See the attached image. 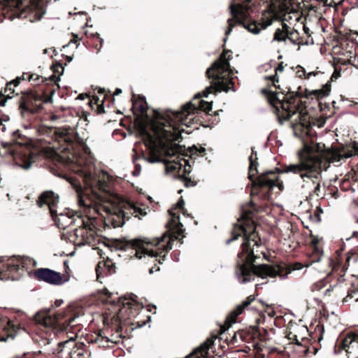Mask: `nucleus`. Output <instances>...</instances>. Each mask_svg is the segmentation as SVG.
<instances>
[{"label":"nucleus","mask_w":358,"mask_h":358,"mask_svg":"<svg viewBox=\"0 0 358 358\" xmlns=\"http://www.w3.org/2000/svg\"><path fill=\"white\" fill-rule=\"evenodd\" d=\"M231 53V50H224L206 69V74L210 80V85L202 92L197 93L192 101L183 105L180 110L152 109L145 96L136 94V146L143 141L149 152L147 160L152 164H164L167 174L180 171L183 166L185 173H190L186 168V166H190L189 162L180 157L182 150L176 141L185 131L181 126L190 127L201 111L209 113L212 110L213 101H206L201 98H208L210 94L221 92H236L233 75L238 71L230 66Z\"/></svg>","instance_id":"1"},{"label":"nucleus","mask_w":358,"mask_h":358,"mask_svg":"<svg viewBox=\"0 0 358 358\" xmlns=\"http://www.w3.org/2000/svg\"><path fill=\"white\" fill-rule=\"evenodd\" d=\"M249 179L252 182L251 190L252 196H258L261 200L266 201L271 198V190L278 186L282 190L283 185L278 183V173H294L298 175L302 180L301 188L304 190L312 189L317 180L322 179V154L308 152L306 155L300 157L299 162L285 165L278 173L270 170L260 174L255 179L257 170V154L252 148V153L249 157Z\"/></svg>","instance_id":"2"},{"label":"nucleus","mask_w":358,"mask_h":358,"mask_svg":"<svg viewBox=\"0 0 358 358\" xmlns=\"http://www.w3.org/2000/svg\"><path fill=\"white\" fill-rule=\"evenodd\" d=\"M81 175L85 184V189L75 179L66 178L78 194L79 206L92 209L99 215L106 213L108 216H113L110 220L113 227H122L126 219H130L127 217L125 210L127 207L134 208V204L122 201L110 192L108 187L110 176L107 172L102 171L96 178L91 172L82 170Z\"/></svg>","instance_id":"3"},{"label":"nucleus","mask_w":358,"mask_h":358,"mask_svg":"<svg viewBox=\"0 0 358 358\" xmlns=\"http://www.w3.org/2000/svg\"><path fill=\"white\" fill-rule=\"evenodd\" d=\"M240 236L243 237V241L241 244V252L238 254V260L235 270V275L240 283L244 284L254 280L256 276L262 278L279 276L281 279L287 277L289 273H282L280 266L255 264L256 259L260 257L255 254L252 248V246L259 245L256 227L252 220H248L242 224H235L231 231V238L227 240L226 244L229 245Z\"/></svg>","instance_id":"4"},{"label":"nucleus","mask_w":358,"mask_h":358,"mask_svg":"<svg viewBox=\"0 0 358 358\" xmlns=\"http://www.w3.org/2000/svg\"><path fill=\"white\" fill-rule=\"evenodd\" d=\"M185 201L180 197L175 207L170 209L169 213L172 217V220L166 224L168 230L165 231L160 238H156L153 240L148 238H136V258L150 259L152 257H159L162 252L168 253L173 248V242L179 240V236H182L184 232L183 224L176 220H179V215L173 213L176 209L184 210ZM166 254L162 257L164 260ZM159 263L162 264V259H159Z\"/></svg>","instance_id":"5"},{"label":"nucleus","mask_w":358,"mask_h":358,"mask_svg":"<svg viewBox=\"0 0 358 358\" xmlns=\"http://www.w3.org/2000/svg\"><path fill=\"white\" fill-rule=\"evenodd\" d=\"M229 9L231 15L233 17H235L236 20L229 18L227 20L228 28L225 32L226 37L224 38V43L227 42V36L231 34L233 28L237 23L241 24L249 32L253 34H259L262 29H266L277 19V16L273 13L264 12L262 14L261 22H257L256 20H247V10L241 4H238L237 8L234 4H231Z\"/></svg>","instance_id":"6"},{"label":"nucleus","mask_w":358,"mask_h":358,"mask_svg":"<svg viewBox=\"0 0 358 358\" xmlns=\"http://www.w3.org/2000/svg\"><path fill=\"white\" fill-rule=\"evenodd\" d=\"M301 89V87H299L296 92H292L289 90V94H286L283 96L285 101L280 100L278 97L276 98L278 101L280 103L281 108L285 113L283 115L278 114V119L280 124H282L285 120H289L299 110V107L295 104V99L303 96L301 92H299ZM306 94L304 95L305 97H308L310 94H314L315 96L320 98L327 96L330 92V88L327 87L325 90H316L313 92H308L306 90ZM275 109L276 113H278V107H276Z\"/></svg>","instance_id":"7"},{"label":"nucleus","mask_w":358,"mask_h":358,"mask_svg":"<svg viewBox=\"0 0 358 358\" xmlns=\"http://www.w3.org/2000/svg\"><path fill=\"white\" fill-rule=\"evenodd\" d=\"M342 350L347 353L348 358H357L358 335L352 332L340 335L335 344V352L339 353Z\"/></svg>","instance_id":"8"},{"label":"nucleus","mask_w":358,"mask_h":358,"mask_svg":"<svg viewBox=\"0 0 358 358\" xmlns=\"http://www.w3.org/2000/svg\"><path fill=\"white\" fill-rule=\"evenodd\" d=\"M36 278L50 285H57L62 283V278L59 273L50 268H39L35 271Z\"/></svg>","instance_id":"9"},{"label":"nucleus","mask_w":358,"mask_h":358,"mask_svg":"<svg viewBox=\"0 0 358 358\" xmlns=\"http://www.w3.org/2000/svg\"><path fill=\"white\" fill-rule=\"evenodd\" d=\"M50 310L48 308L42 310L34 315V320L36 322L44 325L46 327H52L63 317L62 314L57 313L53 315H50Z\"/></svg>","instance_id":"10"},{"label":"nucleus","mask_w":358,"mask_h":358,"mask_svg":"<svg viewBox=\"0 0 358 358\" xmlns=\"http://www.w3.org/2000/svg\"><path fill=\"white\" fill-rule=\"evenodd\" d=\"M59 201V197L58 195L55 194L54 192L45 191L41 194L37 203L40 207L48 205L52 217H54V213L56 212L54 208L57 205Z\"/></svg>","instance_id":"11"},{"label":"nucleus","mask_w":358,"mask_h":358,"mask_svg":"<svg viewBox=\"0 0 358 358\" xmlns=\"http://www.w3.org/2000/svg\"><path fill=\"white\" fill-rule=\"evenodd\" d=\"M52 218L57 227L60 229H66L75 222V220L72 216L63 213L57 214V211L54 213Z\"/></svg>","instance_id":"12"},{"label":"nucleus","mask_w":358,"mask_h":358,"mask_svg":"<svg viewBox=\"0 0 358 358\" xmlns=\"http://www.w3.org/2000/svg\"><path fill=\"white\" fill-rule=\"evenodd\" d=\"M245 308L243 303H241L230 312L227 317V322L229 327L236 322V317L243 312Z\"/></svg>","instance_id":"13"},{"label":"nucleus","mask_w":358,"mask_h":358,"mask_svg":"<svg viewBox=\"0 0 358 358\" xmlns=\"http://www.w3.org/2000/svg\"><path fill=\"white\" fill-rule=\"evenodd\" d=\"M117 248L120 250L131 251L133 252L134 249V239H127V238H121L118 240Z\"/></svg>","instance_id":"14"},{"label":"nucleus","mask_w":358,"mask_h":358,"mask_svg":"<svg viewBox=\"0 0 358 358\" xmlns=\"http://www.w3.org/2000/svg\"><path fill=\"white\" fill-rule=\"evenodd\" d=\"M322 257V250H320V248L316 245V243H314L313 247V254L310 257L309 263L306 265V266L308 267L314 263L320 262Z\"/></svg>","instance_id":"15"},{"label":"nucleus","mask_w":358,"mask_h":358,"mask_svg":"<svg viewBox=\"0 0 358 358\" xmlns=\"http://www.w3.org/2000/svg\"><path fill=\"white\" fill-rule=\"evenodd\" d=\"M147 210L150 211L148 207H145L143 204H141L139 201L136 199V218L138 217L139 220H141L143 217L147 215Z\"/></svg>","instance_id":"16"},{"label":"nucleus","mask_w":358,"mask_h":358,"mask_svg":"<svg viewBox=\"0 0 358 358\" xmlns=\"http://www.w3.org/2000/svg\"><path fill=\"white\" fill-rule=\"evenodd\" d=\"M322 178L317 180L315 185H313V188L310 191H309V196H312L313 195H316L317 196H320L324 194L321 192V185H322Z\"/></svg>","instance_id":"17"},{"label":"nucleus","mask_w":358,"mask_h":358,"mask_svg":"<svg viewBox=\"0 0 358 358\" xmlns=\"http://www.w3.org/2000/svg\"><path fill=\"white\" fill-rule=\"evenodd\" d=\"M287 38L290 39L289 36L283 35V31L280 28H278L275 30L274 33L273 41L279 42L285 41Z\"/></svg>","instance_id":"18"},{"label":"nucleus","mask_w":358,"mask_h":358,"mask_svg":"<svg viewBox=\"0 0 358 358\" xmlns=\"http://www.w3.org/2000/svg\"><path fill=\"white\" fill-rule=\"evenodd\" d=\"M55 135L59 138H62L69 134V129L67 128L57 129L55 132Z\"/></svg>","instance_id":"19"},{"label":"nucleus","mask_w":358,"mask_h":358,"mask_svg":"<svg viewBox=\"0 0 358 358\" xmlns=\"http://www.w3.org/2000/svg\"><path fill=\"white\" fill-rule=\"evenodd\" d=\"M95 341L98 343L101 346H106L109 342H113L108 337H102L99 336L98 338L95 339Z\"/></svg>","instance_id":"20"},{"label":"nucleus","mask_w":358,"mask_h":358,"mask_svg":"<svg viewBox=\"0 0 358 358\" xmlns=\"http://www.w3.org/2000/svg\"><path fill=\"white\" fill-rule=\"evenodd\" d=\"M325 286V283L323 280L318 281L312 285V291H320Z\"/></svg>","instance_id":"21"},{"label":"nucleus","mask_w":358,"mask_h":358,"mask_svg":"<svg viewBox=\"0 0 358 358\" xmlns=\"http://www.w3.org/2000/svg\"><path fill=\"white\" fill-rule=\"evenodd\" d=\"M298 119H299V123L303 126V127H306V114H303L302 113H300L298 115Z\"/></svg>","instance_id":"22"},{"label":"nucleus","mask_w":358,"mask_h":358,"mask_svg":"<svg viewBox=\"0 0 358 358\" xmlns=\"http://www.w3.org/2000/svg\"><path fill=\"white\" fill-rule=\"evenodd\" d=\"M183 181L185 182V185L186 187H194L196 185V182L192 181L191 179L184 177Z\"/></svg>","instance_id":"23"},{"label":"nucleus","mask_w":358,"mask_h":358,"mask_svg":"<svg viewBox=\"0 0 358 358\" xmlns=\"http://www.w3.org/2000/svg\"><path fill=\"white\" fill-rule=\"evenodd\" d=\"M255 300V296L252 295L249 296L245 300H244L242 303L248 307L253 301Z\"/></svg>","instance_id":"24"},{"label":"nucleus","mask_w":358,"mask_h":358,"mask_svg":"<svg viewBox=\"0 0 358 358\" xmlns=\"http://www.w3.org/2000/svg\"><path fill=\"white\" fill-rule=\"evenodd\" d=\"M193 148L195 150V153L197 155H202L206 152V148L201 146L197 147L194 145Z\"/></svg>","instance_id":"25"},{"label":"nucleus","mask_w":358,"mask_h":358,"mask_svg":"<svg viewBox=\"0 0 358 358\" xmlns=\"http://www.w3.org/2000/svg\"><path fill=\"white\" fill-rule=\"evenodd\" d=\"M27 101L24 97L21 98V101L20 102V108L22 110V112H24L27 110V108L26 106Z\"/></svg>","instance_id":"26"},{"label":"nucleus","mask_w":358,"mask_h":358,"mask_svg":"<svg viewBox=\"0 0 358 358\" xmlns=\"http://www.w3.org/2000/svg\"><path fill=\"white\" fill-rule=\"evenodd\" d=\"M150 320H151V316L149 315V316H148L147 320L143 321L141 323H140V322H136V329L145 326L147 324V322H150Z\"/></svg>","instance_id":"27"},{"label":"nucleus","mask_w":358,"mask_h":358,"mask_svg":"<svg viewBox=\"0 0 358 358\" xmlns=\"http://www.w3.org/2000/svg\"><path fill=\"white\" fill-rule=\"evenodd\" d=\"M297 76L299 78H302L303 76H305L306 75V71L301 66H299V69L296 71Z\"/></svg>","instance_id":"28"},{"label":"nucleus","mask_w":358,"mask_h":358,"mask_svg":"<svg viewBox=\"0 0 358 358\" xmlns=\"http://www.w3.org/2000/svg\"><path fill=\"white\" fill-rule=\"evenodd\" d=\"M21 78H17L16 79L9 82V86L17 87L20 83Z\"/></svg>","instance_id":"29"},{"label":"nucleus","mask_w":358,"mask_h":358,"mask_svg":"<svg viewBox=\"0 0 358 358\" xmlns=\"http://www.w3.org/2000/svg\"><path fill=\"white\" fill-rule=\"evenodd\" d=\"M8 99H12L10 94H8L6 98L0 100V106H5Z\"/></svg>","instance_id":"30"},{"label":"nucleus","mask_w":358,"mask_h":358,"mask_svg":"<svg viewBox=\"0 0 358 358\" xmlns=\"http://www.w3.org/2000/svg\"><path fill=\"white\" fill-rule=\"evenodd\" d=\"M32 166V162L31 161H27V162H25V163L21 166V167L25 170H29L31 168Z\"/></svg>","instance_id":"31"},{"label":"nucleus","mask_w":358,"mask_h":358,"mask_svg":"<svg viewBox=\"0 0 358 358\" xmlns=\"http://www.w3.org/2000/svg\"><path fill=\"white\" fill-rule=\"evenodd\" d=\"M134 134V131L132 130V129L131 127H129L128 129V134L125 133V132H122L121 133V135L124 137V138H126L128 135L129 136H132Z\"/></svg>","instance_id":"32"},{"label":"nucleus","mask_w":358,"mask_h":358,"mask_svg":"<svg viewBox=\"0 0 358 358\" xmlns=\"http://www.w3.org/2000/svg\"><path fill=\"white\" fill-rule=\"evenodd\" d=\"M315 211H316V214H317V220L320 221V214L323 213V210L322 209V208L320 206H317L316 208V210Z\"/></svg>","instance_id":"33"},{"label":"nucleus","mask_w":358,"mask_h":358,"mask_svg":"<svg viewBox=\"0 0 358 358\" xmlns=\"http://www.w3.org/2000/svg\"><path fill=\"white\" fill-rule=\"evenodd\" d=\"M6 91L10 92V94L14 92V89L13 88V86H9V83L6 85Z\"/></svg>","instance_id":"34"},{"label":"nucleus","mask_w":358,"mask_h":358,"mask_svg":"<svg viewBox=\"0 0 358 358\" xmlns=\"http://www.w3.org/2000/svg\"><path fill=\"white\" fill-rule=\"evenodd\" d=\"M141 170V166L138 164H136V176H137L140 173Z\"/></svg>","instance_id":"35"},{"label":"nucleus","mask_w":358,"mask_h":358,"mask_svg":"<svg viewBox=\"0 0 358 358\" xmlns=\"http://www.w3.org/2000/svg\"><path fill=\"white\" fill-rule=\"evenodd\" d=\"M341 76L340 72H337L336 71L332 74L331 79L333 80L334 78L336 79L338 77Z\"/></svg>","instance_id":"36"},{"label":"nucleus","mask_w":358,"mask_h":358,"mask_svg":"<svg viewBox=\"0 0 358 358\" xmlns=\"http://www.w3.org/2000/svg\"><path fill=\"white\" fill-rule=\"evenodd\" d=\"M137 298V296L136 295V299ZM135 304H136V310L138 308V307H141V308H144V306L142 304V303H140L138 301H137V300L136 299V302H135Z\"/></svg>","instance_id":"37"},{"label":"nucleus","mask_w":358,"mask_h":358,"mask_svg":"<svg viewBox=\"0 0 358 358\" xmlns=\"http://www.w3.org/2000/svg\"><path fill=\"white\" fill-rule=\"evenodd\" d=\"M105 112V110H104V107L103 106V104H101L98 106V113H104Z\"/></svg>","instance_id":"38"},{"label":"nucleus","mask_w":358,"mask_h":358,"mask_svg":"<svg viewBox=\"0 0 358 358\" xmlns=\"http://www.w3.org/2000/svg\"><path fill=\"white\" fill-rule=\"evenodd\" d=\"M122 92V90L120 88H117L113 94L114 96H117L120 94Z\"/></svg>","instance_id":"39"},{"label":"nucleus","mask_w":358,"mask_h":358,"mask_svg":"<svg viewBox=\"0 0 358 358\" xmlns=\"http://www.w3.org/2000/svg\"><path fill=\"white\" fill-rule=\"evenodd\" d=\"M13 136L14 137H20V136H21V135H20V130H16V131H15L13 133Z\"/></svg>","instance_id":"40"},{"label":"nucleus","mask_w":358,"mask_h":358,"mask_svg":"<svg viewBox=\"0 0 358 358\" xmlns=\"http://www.w3.org/2000/svg\"><path fill=\"white\" fill-rule=\"evenodd\" d=\"M76 43V40H72V41H71L68 44H66V45H64V46H63V48H67V47L70 46L71 44H73V43Z\"/></svg>","instance_id":"41"},{"label":"nucleus","mask_w":358,"mask_h":358,"mask_svg":"<svg viewBox=\"0 0 358 358\" xmlns=\"http://www.w3.org/2000/svg\"><path fill=\"white\" fill-rule=\"evenodd\" d=\"M331 289H332V287H331V286H330L328 289H327L324 291V295H328L331 292Z\"/></svg>","instance_id":"42"},{"label":"nucleus","mask_w":358,"mask_h":358,"mask_svg":"<svg viewBox=\"0 0 358 358\" xmlns=\"http://www.w3.org/2000/svg\"><path fill=\"white\" fill-rule=\"evenodd\" d=\"M352 238H358V231H354L352 236L350 238H348V240H350Z\"/></svg>","instance_id":"43"},{"label":"nucleus","mask_w":358,"mask_h":358,"mask_svg":"<svg viewBox=\"0 0 358 358\" xmlns=\"http://www.w3.org/2000/svg\"><path fill=\"white\" fill-rule=\"evenodd\" d=\"M284 69V67L282 64L279 65L277 69H276V71H282Z\"/></svg>","instance_id":"44"},{"label":"nucleus","mask_w":358,"mask_h":358,"mask_svg":"<svg viewBox=\"0 0 358 358\" xmlns=\"http://www.w3.org/2000/svg\"><path fill=\"white\" fill-rule=\"evenodd\" d=\"M152 308L156 309L157 307L155 305H150L148 306V311L150 312L152 310Z\"/></svg>","instance_id":"45"},{"label":"nucleus","mask_w":358,"mask_h":358,"mask_svg":"<svg viewBox=\"0 0 358 358\" xmlns=\"http://www.w3.org/2000/svg\"><path fill=\"white\" fill-rule=\"evenodd\" d=\"M103 293L106 295L110 296L112 294L111 292H110L107 289H103Z\"/></svg>","instance_id":"46"},{"label":"nucleus","mask_w":358,"mask_h":358,"mask_svg":"<svg viewBox=\"0 0 358 358\" xmlns=\"http://www.w3.org/2000/svg\"><path fill=\"white\" fill-rule=\"evenodd\" d=\"M126 350L127 352L131 354L132 352V348L131 346H129L128 348H126Z\"/></svg>","instance_id":"47"},{"label":"nucleus","mask_w":358,"mask_h":358,"mask_svg":"<svg viewBox=\"0 0 358 358\" xmlns=\"http://www.w3.org/2000/svg\"><path fill=\"white\" fill-rule=\"evenodd\" d=\"M131 101H132V106L131 108V110L133 111V113H134V99L132 98L131 99Z\"/></svg>","instance_id":"48"},{"label":"nucleus","mask_w":358,"mask_h":358,"mask_svg":"<svg viewBox=\"0 0 358 358\" xmlns=\"http://www.w3.org/2000/svg\"><path fill=\"white\" fill-rule=\"evenodd\" d=\"M73 57H72V56H67V57H66V59H67V61H68L69 62H72V61H73Z\"/></svg>","instance_id":"49"},{"label":"nucleus","mask_w":358,"mask_h":358,"mask_svg":"<svg viewBox=\"0 0 358 358\" xmlns=\"http://www.w3.org/2000/svg\"><path fill=\"white\" fill-rule=\"evenodd\" d=\"M352 259V256L348 255V256L347 257L346 262H347L348 263H349V262H350V261Z\"/></svg>","instance_id":"50"},{"label":"nucleus","mask_w":358,"mask_h":358,"mask_svg":"<svg viewBox=\"0 0 358 358\" xmlns=\"http://www.w3.org/2000/svg\"><path fill=\"white\" fill-rule=\"evenodd\" d=\"M282 27L285 30H287L289 27L285 23H282Z\"/></svg>","instance_id":"51"},{"label":"nucleus","mask_w":358,"mask_h":358,"mask_svg":"<svg viewBox=\"0 0 358 358\" xmlns=\"http://www.w3.org/2000/svg\"><path fill=\"white\" fill-rule=\"evenodd\" d=\"M183 215L185 216H189V214L187 213V210L184 208V210H181Z\"/></svg>","instance_id":"52"},{"label":"nucleus","mask_w":358,"mask_h":358,"mask_svg":"<svg viewBox=\"0 0 358 358\" xmlns=\"http://www.w3.org/2000/svg\"><path fill=\"white\" fill-rule=\"evenodd\" d=\"M104 92H105V89H104V88H101V87H100V88L99 89V93L102 94V93H103Z\"/></svg>","instance_id":"53"},{"label":"nucleus","mask_w":358,"mask_h":358,"mask_svg":"<svg viewBox=\"0 0 358 358\" xmlns=\"http://www.w3.org/2000/svg\"><path fill=\"white\" fill-rule=\"evenodd\" d=\"M154 273V267H152L149 269V273L152 274Z\"/></svg>","instance_id":"54"},{"label":"nucleus","mask_w":358,"mask_h":358,"mask_svg":"<svg viewBox=\"0 0 358 358\" xmlns=\"http://www.w3.org/2000/svg\"><path fill=\"white\" fill-rule=\"evenodd\" d=\"M62 303V301H60V302H58L57 301H55V306H59L61 305V303Z\"/></svg>","instance_id":"55"},{"label":"nucleus","mask_w":358,"mask_h":358,"mask_svg":"<svg viewBox=\"0 0 358 358\" xmlns=\"http://www.w3.org/2000/svg\"><path fill=\"white\" fill-rule=\"evenodd\" d=\"M135 190H136V192H139L140 194L141 193V191H142V189H138V187H136V188H135Z\"/></svg>","instance_id":"56"},{"label":"nucleus","mask_w":358,"mask_h":358,"mask_svg":"<svg viewBox=\"0 0 358 358\" xmlns=\"http://www.w3.org/2000/svg\"><path fill=\"white\" fill-rule=\"evenodd\" d=\"M7 341V338L6 337H2L1 338H0V341Z\"/></svg>","instance_id":"57"},{"label":"nucleus","mask_w":358,"mask_h":358,"mask_svg":"<svg viewBox=\"0 0 358 358\" xmlns=\"http://www.w3.org/2000/svg\"><path fill=\"white\" fill-rule=\"evenodd\" d=\"M312 75H315V73H314L313 72H310V73H309L308 74V76H307V78H309L310 77V76H312Z\"/></svg>","instance_id":"58"},{"label":"nucleus","mask_w":358,"mask_h":358,"mask_svg":"<svg viewBox=\"0 0 358 358\" xmlns=\"http://www.w3.org/2000/svg\"><path fill=\"white\" fill-rule=\"evenodd\" d=\"M124 342L126 343V344H129V343L131 342V341H130V339H129V338H128V339H126V340L124 341Z\"/></svg>","instance_id":"59"},{"label":"nucleus","mask_w":358,"mask_h":358,"mask_svg":"<svg viewBox=\"0 0 358 358\" xmlns=\"http://www.w3.org/2000/svg\"><path fill=\"white\" fill-rule=\"evenodd\" d=\"M74 320H75V318H72V319H71V320L69 321V323L73 322Z\"/></svg>","instance_id":"60"},{"label":"nucleus","mask_w":358,"mask_h":358,"mask_svg":"<svg viewBox=\"0 0 358 358\" xmlns=\"http://www.w3.org/2000/svg\"><path fill=\"white\" fill-rule=\"evenodd\" d=\"M79 98L81 99H83V94H80L79 95Z\"/></svg>","instance_id":"61"},{"label":"nucleus","mask_w":358,"mask_h":358,"mask_svg":"<svg viewBox=\"0 0 358 358\" xmlns=\"http://www.w3.org/2000/svg\"><path fill=\"white\" fill-rule=\"evenodd\" d=\"M148 199L151 201L152 200V197H150V196H148Z\"/></svg>","instance_id":"62"},{"label":"nucleus","mask_w":358,"mask_h":358,"mask_svg":"<svg viewBox=\"0 0 358 358\" xmlns=\"http://www.w3.org/2000/svg\"><path fill=\"white\" fill-rule=\"evenodd\" d=\"M304 29H305L306 33H307V31H308V29H307V28H306V27H304Z\"/></svg>","instance_id":"63"},{"label":"nucleus","mask_w":358,"mask_h":358,"mask_svg":"<svg viewBox=\"0 0 358 358\" xmlns=\"http://www.w3.org/2000/svg\"><path fill=\"white\" fill-rule=\"evenodd\" d=\"M301 268H302V267H301V266H300V267H297V268H296V269L299 270V269H301Z\"/></svg>","instance_id":"64"}]
</instances>
